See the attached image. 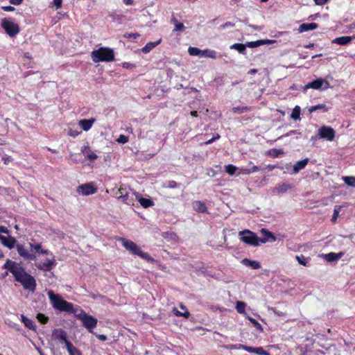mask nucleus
I'll return each mask as SVG.
<instances>
[{"mask_svg": "<svg viewBox=\"0 0 355 355\" xmlns=\"http://www.w3.org/2000/svg\"><path fill=\"white\" fill-rule=\"evenodd\" d=\"M30 249L31 252L33 253H40V254H49V252L47 250H43L42 248V245L40 243L33 244L30 243Z\"/></svg>", "mask_w": 355, "mask_h": 355, "instance_id": "21", "label": "nucleus"}, {"mask_svg": "<svg viewBox=\"0 0 355 355\" xmlns=\"http://www.w3.org/2000/svg\"><path fill=\"white\" fill-rule=\"evenodd\" d=\"M119 241H120L123 246L132 254L137 255L148 261H154V259H153L147 252H143L140 247H139L135 242L127 240L124 238H119Z\"/></svg>", "mask_w": 355, "mask_h": 355, "instance_id": "4", "label": "nucleus"}, {"mask_svg": "<svg viewBox=\"0 0 355 355\" xmlns=\"http://www.w3.org/2000/svg\"><path fill=\"white\" fill-rule=\"evenodd\" d=\"M91 57L94 62H111L114 60V51L109 47H101L91 53Z\"/></svg>", "mask_w": 355, "mask_h": 355, "instance_id": "3", "label": "nucleus"}, {"mask_svg": "<svg viewBox=\"0 0 355 355\" xmlns=\"http://www.w3.org/2000/svg\"><path fill=\"white\" fill-rule=\"evenodd\" d=\"M77 191L84 196H89L96 192V189L92 183L81 184L77 188Z\"/></svg>", "mask_w": 355, "mask_h": 355, "instance_id": "11", "label": "nucleus"}, {"mask_svg": "<svg viewBox=\"0 0 355 355\" xmlns=\"http://www.w3.org/2000/svg\"><path fill=\"white\" fill-rule=\"evenodd\" d=\"M37 318L38 319V320L42 323V324H45L47 321H48V318L46 317L44 314L42 313H38L37 315Z\"/></svg>", "mask_w": 355, "mask_h": 355, "instance_id": "48", "label": "nucleus"}, {"mask_svg": "<svg viewBox=\"0 0 355 355\" xmlns=\"http://www.w3.org/2000/svg\"><path fill=\"white\" fill-rule=\"evenodd\" d=\"M308 162V158L297 162L293 166V173H297L300 170L303 169L307 165Z\"/></svg>", "mask_w": 355, "mask_h": 355, "instance_id": "19", "label": "nucleus"}, {"mask_svg": "<svg viewBox=\"0 0 355 355\" xmlns=\"http://www.w3.org/2000/svg\"><path fill=\"white\" fill-rule=\"evenodd\" d=\"M220 138V135L218 134H216V136H214V137H212L211 139L207 140V141L205 142V144L206 145H208V144H212L214 141H216V139H218Z\"/></svg>", "mask_w": 355, "mask_h": 355, "instance_id": "50", "label": "nucleus"}, {"mask_svg": "<svg viewBox=\"0 0 355 355\" xmlns=\"http://www.w3.org/2000/svg\"><path fill=\"white\" fill-rule=\"evenodd\" d=\"M234 24H232V22H226L224 24L221 25L220 26V28L221 29H225V28H230V27H234Z\"/></svg>", "mask_w": 355, "mask_h": 355, "instance_id": "52", "label": "nucleus"}, {"mask_svg": "<svg viewBox=\"0 0 355 355\" xmlns=\"http://www.w3.org/2000/svg\"><path fill=\"white\" fill-rule=\"evenodd\" d=\"M123 1L125 5H132L133 3V0H123Z\"/></svg>", "mask_w": 355, "mask_h": 355, "instance_id": "64", "label": "nucleus"}, {"mask_svg": "<svg viewBox=\"0 0 355 355\" xmlns=\"http://www.w3.org/2000/svg\"><path fill=\"white\" fill-rule=\"evenodd\" d=\"M17 250L18 254L26 259L31 261H34L36 259L35 254L33 252H29L22 245H17Z\"/></svg>", "mask_w": 355, "mask_h": 355, "instance_id": "12", "label": "nucleus"}, {"mask_svg": "<svg viewBox=\"0 0 355 355\" xmlns=\"http://www.w3.org/2000/svg\"><path fill=\"white\" fill-rule=\"evenodd\" d=\"M247 45L246 44H234L230 46L231 49H236L239 53H244L246 49Z\"/></svg>", "mask_w": 355, "mask_h": 355, "instance_id": "34", "label": "nucleus"}, {"mask_svg": "<svg viewBox=\"0 0 355 355\" xmlns=\"http://www.w3.org/2000/svg\"><path fill=\"white\" fill-rule=\"evenodd\" d=\"M263 44H264V42H262L261 40H257L254 42H248L246 43L247 47H249V48H255V47H258Z\"/></svg>", "mask_w": 355, "mask_h": 355, "instance_id": "41", "label": "nucleus"}, {"mask_svg": "<svg viewBox=\"0 0 355 355\" xmlns=\"http://www.w3.org/2000/svg\"><path fill=\"white\" fill-rule=\"evenodd\" d=\"M318 27L316 23L302 24L299 27V32H306L309 31L315 30Z\"/></svg>", "mask_w": 355, "mask_h": 355, "instance_id": "23", "label": "nucleus"}, {"mask_svg": "<svg viewBox=\"0 0 355 355\" xmlns=\"http://www.w3.org/2000/svg\"><path fill=\"white\" fill-rule=\"evenodd\" d=\"M94 121V119H83L79 121V125L85 131H87L92 128Z\"/></svg>", "mask_w": 355, "mask_h": 355, "instance_id": "22", "label": "nucleus"}, {"mask_svg": "<svg viewBox=\"0 0 355 355\" xmlns=\"http://www.w3.org/2000/svg\"><path fill=\"white\" fill-rule=\"evenodd\" d=\"M345 183L348 186L355 187V177L354 176H346L343 178Z\"/></svg>", "mask_w": 355, "mask_h": 355, "instance_id": "39", "label": "nucleus"}, {"mask_svg": "<svg viewBox=\"0 0 355 355\" xmlns=\"http://www.w3.org/2000/svg\"><path fill=\"white\" fill-rule=\"evenodd\" d=\"M49 254L51 255V258H48L44 261H41L36 264V266L38 269L43 271H50L55 266L56 261L55 256L50 252Z\"/></svg>", "mask_w": 355, "mask_h": 355, "instance_id": "8", "label": "nucleus"}, {"mask_svg": "<svg viewBox=\"0 0 355 355\" xmlns=\"http://www.w3.org/2000/svg\"><path fill=\"white\" fill-rule=\"evenodd\" d=\"M193 208L198 212H205L207 209L205 204L199 200L193 202Z\"/></svg>", "mask_w": 355, "mask_h": 355, "instance_id": "29", "label": "nucleus"}, {"mask_svg": "<svg viewBox=\"0 0 355 355\" xmlns=\"http://www.w3.org/2000/svg\"><path fill=\"white\" fill-rule=\"evenodd\" d=\"M295 259L300 265L304 266H306L310 261L309 257H305L303 255H296Z\"/></svg>", "mask_w": 355, "mask_h": 355, "instance_id": "33", "label": "nucleus"}, {"mask_svg": "<svg viewBox=\"0 0 355 355\" xmlns=\"http://www.w3.org/2000/svg\"><path fill=\"white\" fill-rule=\"evenodd\" d=\"M239 234L241 236V240L247 244L253 246H258L260 244L259 237L250 230H245L241 231Z\"/></svg>", "mask_w": 355, "mask_h": 355, "instance_id": "6", "label": "nucleus"}, {"mask_svg": "<svg viewBox=\"0 0 355 355\" xmlns=\"http://www.w3.org/2000/svg\"><path fill=\"white\" fill-rule=\"evenodd\" d=\"M123 67L130 68L135 67L132 64H130L129 62H124L123 64Z\"/></svg>", "mask_w": 355, "mask_h": 355, "instance_id": "62", "label": "nucleus"}, {"mask_svg": "<svg viewBox=\"0 0 355 355\" xmlns=\"http://www.w3.org/2000/svg\"><path fill=\"white\" fill-rule=\"evenodd\" d=\"M236 170L237 167L232 164H228L225 166V171L230 175H233Z\"/></svg>", "mask_w": 355, "mask_h": 355, "instance_id": "42", "label": "nucleus"}, {"mask_svg": "<svg viewBox=\"0 0 355 355\" xmlns=\"http://www.w3.org/2000/svg\"><path fill=\"white\" fill-rule=\"evenodd\" d=\"M2 160L5 164H8L12 160V158L10 157L3 156Z\"/></svg>", "mask_w": 355, "mask_h": 355, "instance_id": "58", "label": "nucleus"}, {"mask_svg": "<svg viewBox=\"0 0 355 355\" xmlns=\"http://www.w3.org/2000/svg\"><path fill=\"white\" fill-rule=\"evenodd\" d=\"M134 194H135L136 198L143 207L148 208L154 205L153 201L150 199L142 198L139 193H134Z\"/></svg>", "mask_w": 355, "mask_h": 355, "instance_id": "16", "label": "nucleus"}, {"mask_svg": "<svg viewBox=\"0 0 355 355\" xmlns=\"http://www.w3.org/2000/svg\"><path fill=\"white\" fill-rule=\"evenodd\" d=\"M252 173L251 171L248 167H244L241 168L240 174L249 175Z\"/></svg>", "mask_w": 355, "mask_h": 355, "instance_id": "51", "label": "nucleus"}, {"mask_svg": "<svg viewBox=\"0 0 355 355\" xmlns=\"http://www.w3.org/2000/svg\"><path fill=\"white\" fill-rule=\"evenodd\" d=\"M118 200L128 205H133L135 200L132 197H130L127 193L124 196H118Z\"/></svg>", "mask_w": 355, "mask_h": 355, "instance_id": "26", "label": "nucleus"}, {"mask_svg": "<svg viewBox=\"0 0 355 355\" xmlns=\"http://www.w3.org/2000/svg\"><path fill=\"white\" fill-rule=\"evenodd\" d=\"M300 107L298 105H296L292 112L291 117L295 120L299 119L300 116Z\"/></svg>", "mask_w": 355, "mask_h": 355, "instance_id": "40", "label": "nucleus"}, {"mask_svg": "<svg viewBox=\"0 0 355 355\" xmlns=\"http://www.w3.org/2000/svg\"><path fill=\"white\" fill-rule=\"evenodd\" d=\"M69 158L74 162L77 163L78 162V159H76V157H74V155L73 154H70L69 155Z\"/></svg>", "mask_w": 355, "mask_h": 355, "instance_id": "63", "label": "nucleus"}, {"mask_svg": "<svg viewBox=\"0 0 355 355\" xmlns=\"http://www.w3.org/2000/svg\"><path fill=\"white\" fill-rule=\"evenodd\" d=\"M260 232L263 235V238H259L260 243L274 242L276 241V237L274 236V234L266 229L263 228L260 230Z\"/></svg>", "mask_w": 355, "mask_h": 355, "instance_id": "14", "label": "nucleus"}, {"mask_svg": "<svg viewBox=\"0 0 355 355\" xmlns=\"http://www.w3.org/2000/svg\"><path fill=\"white\" fill-rule=\"evenodd\" d=\"M75 317L83 322L87 331L91 334H94V329L96 327L98 320L92 315L87 314L83 309L79 308Z\"/></svg>", "mask_w": 355, "mask_h": 355, "instance_id": "5", "label": "nucleus"}, {"mask_svg": "<svg viewBox=\"0 0 355 355\" xmlns=\"http://www.w3.org/2000/svg\"><path fill=\"white\" fill-rule=\"evenodd\" d=\"M99 340L101 341H105L107 340V336L103 334H97L94 332V334Z\"/></svg>", "mask_w": 355, "mask_h": 355, "instance_id": "54", "label": "nucleus"}, {"mask_svg": "<svg viewBox=\"0 0 355 355\" xmlns=\"http://www.w3.org/2000/svg\"><path fill=\"white\" fill-rule=\"evenodd\" d=\"M116 141L119 144H126L128 141V137L125 135H121L116 139Z\"/></svg>", "mask_w": 355, "mask_h": 355, "instance_id": "47", "label": "nucleus"}, {"mask_svg": "<svg viewBox=\"0 0 355 355\" xmlns=\"http://www.w3.org/2000/svg\"><path fill=\"white\" fill-rule=\"evenodd\" d=\"M250 108L247 106H243V107H234L232 109V112L235 114H241L243 112H245L247 111H249Z\"/></svg>", "mask_w": 355, "mask_h": 355, "instance_id": "37", "label": "nucleus"}, {"mask_svg": "<svg viewBox=\"0 0 355 355\" xmlns=\"http://www.w3.org/2000/svg\"><path fill=\"white\" fill-rule=\"evenodd\" d=\"M353 37L351 36H342L336 37L333 40L332 42L339 45H347L352 42Z\"/></svg>", "mask_w": 355, "mask_h": 355, "instance_id": "20", "label": "nucleus"}, {"mask_svg": "<svg viewBox=\"0 0 355 355\" xmlns=\"http://www.w3.org/2000/svg\"><path fill=\"white\" fill-rule=\"evenodd\" d=\"M21 319L22 322L24 324V325L28 328L29 329L34 330L35 329V325L34 324V322L28 318H26L25 315H21Z\"/></svg>", "mask_w": 355, "mask_h": 355, "instance_id": "31", "label": "nucleus"}, {"mask_svg": "<svg viewBox=\"0 0 355 355\" xmlns=\"http://www.w3.org/2000/svg\"><path fill=\"white\" fill-rule=\"evenodd\" d=\"M125 193L126 192L123 188H119L116 193V198H118V196H124Z\"/></svg>", "mask_w": 355, "mask_h": 355, "instance_id": "56", "label": "nucleus"}, {"mask_svg": "<svg viewBox=\"0 0 355 355\" xmlns=\"http://www.w3.org/2000/svg\"><path fill=\"white\" fill-rule=\"evenodd\" d=\"M66 347L69 355H81L80 352L71 342L67 343Z\"/></svg>", "mask_w": 355, "mask_h": 355, "instance_id": "30", "label": "nucleus"}, {"mask_svg": "<svg viewBox=\"0 0 355 355\" xmlns=\"http://www.w3.org/2000/svg\"><path fill=\"white\" fill-rule=\"evenodd\" d=\"M161 42V40H159L157 42H148L145 46L142 48V52L144 53H148L150 51H152L155 47H156Z\"/></svg>", "mask_w": 355, "mask_h": 355, "instance_id": "28", "label": "nucleus"}, {"mask_svg": "<svg viewBox=\"0 0 355 355\" xmlns=\"http://www.w3.org/2000/svg\"><path fill=\"white\" fill-rule=\"evenodd\" d=\"M0 232L8 234L9 230L6 227L0 225Z\"/></svg>", "mask_w": 355, "mask_h": 355, "instance_id": "57", "label": "nucleus"}, {"mask_svg": "<svg viewBox=\"0 0 355 355\" xmlns=\"http://www.w3.org/2000/svg\"><path fill=\"white\" fill-rule=\"evenodd\" d=\"M245 306L246 304L241 301H238L236 304V309L239 313H245Z\"/></svg>", "mask_w": 355, "mask_h": 355, "instance_id": "38", "label": "nucleus"}, {"mask_svg": "<svg viewBox=\"0 0 355 355\" xmlns=\"http://www.w3.org/2000/svg\"><path fill=\"white\" fill-rule=\"evenodd\" d=\"M202 56L215 59L216 58V52L214 50L206 49L202 51Z\"/></svg>", "mask_w": 355, "mask_h": 355, "instance_id": "35", "label": "nucleus"}, {"mask_svg": "<svg viewBox=\"0 0 355 355\" xmlns=\"http://www.w3.org/2000/svg\"><path fill=\"white\" fill-rule=\"evenodd\" d=\"M230 349H244L245 350V345H241V344H239V345H231L230 347H229Z\"/></svg>", "mask_w": 355, "mask_h": 355, "instance_id": "49", "label": "nucleus"}, {"mask_svg": "<svg viewBox=\"0 0 355 355\" xmlns=\"http://www.w3.org/2000/svg\"><path fill=\"white\" fill-rule=\"evenodd\" d=\"M188 52L191 55L193 56H202V50L199 49L197 47L190 46L188 49Z\"/></svg>", "mask_w": 355, "mask_h": 355, "instance_id": "36", "label": "nucleus"}, {"mask_svg": "<svg viewBox=\"0 0 355 355\" xmlns=\"http://www.w3.org/2000/svg\"><path fill=\"white\" fill-rule=\"evenodd\" d=\"M249 168L251 171L252 173H255V172H258V171H259L263 169L261 167H259V166H254V165H252V167H250Z\"/></svg>", "mask_w": 355, "mask_h": 355, "instance_id": "53", "label": "nucleus"}, {"mask_svg": "<svg viewBox=\"0 0 355 355\" xmlns=\"http://www.w3.org/2000/svg\"><path fill=\"white\" fill-rule=\"evenodd\" d=\"M174 314L177 316H182L185 318H188L190 315L189 312L187 311H185L184 313L180 312L177 309L174 308L173 310Z\"/></svg>", "mask_w": 355, "mask_h": 355, "instance_id": "44", "label": "nucleus"}, {"mask_svg": "<svg viewBox=\"0 0 355 355\" xmlns=\"http://www.w3.org/2000/svg\"><path fill=\"white\" fill-rule=\"evenodd\" d=\"M291 188V187L289 184L285 183L279 184L272 189V193L274 194L283 193L286 192Z\"/></svg>", "mask_w": 355, "mask_h": 355, "instance_id": "17", "label": "nucleus"}, {"mask_svg": "<svg viewBox=\"0 0 355 355\" xmlns=\"http://www.w3.org/2000/svg\"><path fill=\"white\" fill-rule=\"evenodd\" d=\"M0 241L6 247L8 248L9 249H12L16 243V239L11 236L6 237L0 234Z\"/></svg>", "mask_w": 355, "mask_h": 355, "instance_id": "15", "label": "nucleus"}, {"mask_svg": "<svg viewBox=\"0 0 355 355\" xmlns=\"http://www.w3.org/2000/svg\"><path fill=\"white\" fill-rule=\"evenodd\" d=\"M343 252H339V253H334V252H330L326 254H324V259L329 261H334L336 260H338L340 259L343 256Z\"/></svg>", "mask_w": 355, "mask_h": 355, "instance_id": "24", "label": "nucleus"}, {"mask_svg": "<svg viewBox=\"0 0 355 355\" xmlns=\"http://www.w3.org/2000/svg\"><path fill=\"white\" fill-rule=\"evenodd\" d=\"M52 336L54 339L58 340L60 343H63L67 345V343L69 342L67 340V333L62 329H54L52 333Z\"/></svg>", "mask_w": 355, "mask_h": 355, "instance_id": "13", "label": "nucleus"}, {"mask_svg": "<svg viewBox=\"0 0 355 355\" xmlns=\"http://www.w3.org/2000/svg\"><path fill=\"white\" fill-rule=\"evenodd\" d=\"M340 209H341L340 206H336L334 207V214H333V216L331 218V221L333 223H335L336 221L338 216H339Z\"/></svg>", "mask_w": 355, "mask_h": 355, "instance_id": "43", "label": "nucleus"}, {"mask_svg": "<svg viewBox=\"0 0 355 355\" xmlns=\"http://www.w3.org/2000/svg\"><path fill=\"white\" fill-rule=\"evenodd\" d=\"M242 263L245 266L251 267L253 269H259L261 268V264L257 261H252V260H250L248 259H243L242 260Z\"/></svg>", "mask_w": 355, "mask_h": 355, "instance_id": "25", "label": "nucleus"}, {"mask_svg": "<svg viewBox=\"0 0 355 355\" xmlns=\"http://www.w3.org/2000/svg\"><path fill=\"white\" fill-rule=\"evenodd\" d=\"M62 2V0H53V3L57 9L61 7Z\"/></svg>", "mask_w": 355, "mask_h": 355, "instance_id": "55", "label": "nucleus"}, {"mask_svg": "<svg viewBox=\"0 0 355 355\" xmlns=\"http://www.w3.org/2000/svg\"><path fill=\"white\" fill-rule=\"evenodd\" d=\"M3 268L8 269L15 277V280L20 282L24 289L34 291L36 288L35 279L29 274L26 273L25 270L17 263L11 260H7Z\"/></svg>", "mask_w": 355, "mask_h": 355, "instance_id": "1", "label": "nucleus"}, {"mask_svg": "<svg viewBox=\"0 0 355 355\" xmlns=\"http://www.w3.org/2000/svg\"><path fill=\"white\" fill-rule=\"evenodd\" d=\"M328 0H314L315 3L318 5H323L327 2Z\"/></svg>", "mask_w": 355, "mask_h": 355, "instance_id": "60", "label": "nucleus"}, {"mask_svg": "<svg viewBox=\"0 0 355 355\" xmlns=\"http://www.w3.org/2000/svg\"><path fill=\"white\" fill-rule=\"evenodd\" d=\"M318 135L322 139L331 141L335 138V131L331 127L322 126L318 130Z\"/></svg>", "mask_w": 355, "mask_h": 355, "instance_id": "9", "label": "nucleus"}, {"mask_svg": "<svg viewBox=\"0 0 355 355\" xmlns=\"http://www.w3.org/2000/svg\"><path fill=\"white\" fill-rule=\"evenodd\" d=\"M171 21L175 25L173 31H182L185 28L184 24L179 22L175 17H173Z\"/></svg>", "mask_w": 355, "mask_h": 355, "instance_id": "32", "label": "nucleus"}, {"mask_svg": "<svg viewBox=\"0 0 355 355\" xmlns=\"http://www.w3.org/2000/svg\"><path fill=\"white\" fill-rule=\"evenodd\" d=\"M82 152L85 155L86 157L91 161H94L98 157L97 155L89 148L85 147L82 150Z\"/></svg>", "mask_w": 355, "mask_h": 355, "instance_id": "27", "label": "nucleus"}, {"mask_svg": "<svg viewBox=\"0 0 355 355\" xmlns=\"http://www.w3.org/2000/svg\"><path fill=\"white\" fill-rule=\"evenodd\" d=\"M318 110H324V111H327L326 105H323V104H321V105H315V106H312V107H311L309 109V111L310 112H315V111H316Z\"/></svg>", "mask_w": 355, "mask_h": 355, "instance_id": "45", "label": "nucleus"}, {"mask_svg": "<svg viewBox=\"0 0 355 355\" xmlns=\"http://www.w3.org/2000/svg\"><path fill=\"white\" fill-rule=\"evenodd\" d=\"M245 350L250 353L257 354L258 355H269V353L264 350L261 347H253L245 345Z\"/></svg>", "mask_w": 355, "mask_h": 355, "instance_id": "18", "label": "nucleus"}, {"mask_svg": "<svg viewBox=\"0 0 355 355\" xmlns=\"http://www.w3.org/2000/svg\"><path fill=\"white\" fill-rule=\"evenodd\" d=\"M23 0H10L11 3L14 5H19Z\"/></svg>", "mask_w": 355, "mask_h": 355, "instance_id": "61", "label": "nucleus"}, {"mask_svg": "<svg viewBox=\"0 0 355 355\" xmlns=\"http://www.w3.org/2000/svg\"><path fill=\"white\" fill-rule=\"evenodd\" d=\"M329 87V83L327 81H324L322 78H318V79L308 83L305 86L306 89L312 88L314 89H326Z\"/></svg>", "mask_w": 355, "mask_h": 355, "instance_id": "10", "label": "nucleus"}, {"mask_svg": "<svg viewBox=\"0 0 355 355\" xmlns=\"http://www.w3.org/2000/svg\"><path fill=\"white\" fill-rule=\"evenodd\" d=\"M1 26L10 37L15 36L19 32L18 25L9 19H3Z\"/></svg>", "mask_w": 355, "mask_h": 355, "instance_id": "7", "label": "nucleus"}, {"mask_svg": "<svg viewBox=\"0 0 355 355\" xmlns=\"http://www.w3.org/2000/svg\"><path fill=\"white\" fill-rule=\"evenodd\" d=\"M69 134L70 136L75 137L78 135L79 132L76 130H70Z\"/></svg>", "mask_w": 355, "mask_h": 355, "instance_id": "59", "label": "nucleus"}, {"mask_svg": "<svg viewBox=\"0 0 355 355\" xmlns=\"http://www.w3.org/2000/svg\"><path fill=\"white\" fill-rule=\"evenodd\" d=\"M248 320L252 322V324L254 325V327L259 330H262V326L259 322H258L255 319L248 317Z\"/></svg>", "mask_w": 355, "mask_h": 355, "instance_id": "46", "label": "nucleus"}, {"mask_svg": "<svg viewBox=\"0 0 355 355\" xmlns=\"http://www.w3.org/2000/svg\"><path fill=\"white\" fill-rule=\"evenodd\" d=\"M48 295L53 307L60 311H65L73 313L74 315L77 313L79 307L74 306L71 303L64 300L60 295L55 294L52 291L48 292Z\"/></svg>", "mask_w": 355, "mask_h": 355, "instance_id": "2", "label": "nucleus"}]
</instances>
